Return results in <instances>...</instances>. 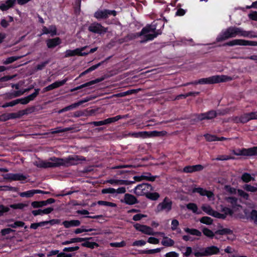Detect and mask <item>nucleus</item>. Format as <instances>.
<instances>
[{
	"label": "nucleus",
	"instance_id": "1",
	"mask_svg": "<svg viewBox=\"0 0 257 257\" xmlns=\"http://www.w3.org/2000/svg\"><path fill=\"white\" fill-rule=\"evenodd\" d=\"M156 28L155 26L148 25L143 28L141 32L139 33L128 34L124 37V41L128 42L135 39L137 37L142 36L144 37L145 40L141 41V43L149 40H152L161 34V33H159L158 31H156Z\"/></svg>",
	"mask_w": 257,
	"mask_h": 257
},
{
	"label": "nucleus",
	"instance_id": "2",
	"mask_svg": "<svg viewBox=\"0 0 257 257\" xmlns=\"http://www.w3.org/2000/svg\"><path fill=\"white\" fill-rule=\"evenodd\" d=\"M249 34V32L243 31L237 27H230L228 28L222 35L217 38L216 41L221 42L229 38L235 37L236 35L248 37Z\"/></svg>",
	"mask_w": 257,
	"mask_h": 257
},
{
	"label": "nucleus",
	"instance_id": "3",
	"mask_svg": "<svg viewBox=\"0 0 257 257\" xmlns=\"http://www.w3.org/2000/svg\"><path fill=\"white\" fill-rule=\"evenodd\" d=\"M57 161V167L60 166L69 167L72 165H76L78 164V161H85V157L79 156H74L73 157H69L67 158L63 159L57 158L55 159Z\"/></svg>",
	"mask_w": 257,
	"mask_h": 257
},
{
	"label": "nucleus",
	"instance_id": "4",
	"mask_svg": "<svg viewBox=\"0 0 257 257\" xmlns=\"http://www.w3.org/2000/svg\"><path fill=\"white\" fill-rule=\"evenodd\" d=\"M227 80H231L229 77H226L224 76H213L210 77L206 78H202L199 80L198 81L194 82L188 83L186 85L189 84H214L220 82H224ZM184 85H186L184 84Z\"/></svg>",
	"mask_w": 257,
	"mask_h": 257
},
{
	"label": "nucleus",
	"instance_id": "5",
	"mask_svg": "<svg viewBox=\"0 0 257 257\" xmlns=\"http://www.w3.org/2000/svg\"><path fill=\"white\" fill-rule=\"evenodd\" d=\"M153 190V187L149 184L143 183L138 185L135 189V193L139 196L147 195L149 192Z\"/></svg>",
	"mask_w": 257,
	"mask_h": 257
},
{
	"label": "nucleus",
	"instance_id": "6",
	"mask_svg": "<svg viewBox=\"0 0 257 257\" xmlns=\"http://www.w3.org/2000/svg\"><path fill=\"white\" fill-rule=\"evenodd\" d=\"M57 159L56 157L51 158L50 160L51 162H46L43 160H39L34 162V165L39 168H47L57 167Z\"/></svg>",
	"mask_w": 257,
	"mask_h": 257
},
{
	"label": "nucleus",
	"instance_id": "7",
	"mask_svg": "<svg viewBox=\"0 0 257 257\" xmlns=\"http://www.w3.org/2000/svg\"><path fill=\"white\" fill-rule=\"evenodd\" d=\"M232 153L236 156H252L257 155V147L242 149L238 150L237 152L233 150Z\"/></svg>",
	"mask_w": 257,
	"mask_h": 257
},
{
	"label": "nucleus",
	"instance_id": "8",
	"mask_svg": "<svg viewBox=\"0 0 257 257\" xmlns=\"http://www.w3.org/2000/svg\"><path fill=\"white\" fill-rule=\"evenodd\" d=\"M135 228L142 232L145 233L148 235H155L156 234H160L161 235H164V233L163 232H154L153 230V229L148 226L141 225L140 224H136L134 225Z\"/></svg>",
	"mask_w": 257,
	"mask_h": 257
},
{
	"label": "nucleus",
	"instance_id": "9",
	"mask_svg": "<svg viewBox=\"0 0 257 257\" xmlns=\"http://www.w3.org/2000/svg\"><path fill=\"white\" fill-rule=\"evenodd\" d=\"M172 202L169 198L166 197L164 200L158 204L157 207L158 212L163 210H166L167 212L169 211L172 209Z\"/></svg>",
	"mask_w": 257,
	"mask_h": 257
},
{
	"label": "nucleus",
	"instance_id": "10",
	"mask_svg": "<svg viewBox=\"0 0 257 257\" xmlns=\"http://www.w3.org/2000/svg\"><path fill=\"white\" fill-rule=\"evenodd\" d=\"M116 14V11H110L108 10H98L94 14V17L96 19H106L108 17V15H113L115 16Z\"/></svg>",
	"mask_w": 257,
	"mask_h": 257
},
{
	"label": "nucleus",
	"instance_id": "11",
	"mask_svg": "<svg viewBox=\"0 0 257 257\" xmlns=\"http://www.w3.org/2000/svg\"><path fill=\"white\" fill-rule=\"evenodd\" d=\"M217 113L215 110H210L206 113H200L196 115L197 118L199 121L204 119L211 120L216 117Z\"/></svg>",
	"mask_w": 257,
	"mask_h": 257
},
{
	"label": "nucleus",
	"instance_id": "12",
	"mask_svg": "<svg viewBox=\"0 0 257 257\" xmlns=\"http://www.w3.org/2000/svg\"><path fill=\"white\" fill-rule=\"evenodd\" d=\"M88 30L92 33L101 34L106 32L107 29L99 23H93L88 27Z\"/></svg>",
	"mask_w": 257,
	"mask_h": 257
},
{
	"label": "nucleus",
	"instance_id": "13",
	"mask_svg": "<svg viewBox=\"0 0 257 257\" xmlns=\"http://www.w3.org/2000/svg\"><path fill=\"white\" fill-rule=\"evenodd\" d=\"M204 169V167L200 164L187 166L183 168V172L186 173H191L195 172L200 171Z\"/></svg>",
	"mask_w": 257,
	"mask_h": 257
},
{
	"label": "nucleus",
	"instance_id": "14",
	"mask_svg": "<svg viewBox=\"0 0 257 257\" xmlns=\"http://www.w3.org/2000/svg\"><path fill=\"white\" fill-rule=\"evenodd\" d=\"M205 256H210L214 254H218L219 251V248L216 246H210L205 248H203Z\"/></svg>",
	"mask_w": 257,
	"mask_h": 257
},
{
	"label": "nucleus",
	"instance_id": "15",
	"mask_svg": "<svg viewBox=\"0 0 257 257\" xmlns=\"http://www.w3.org/2000/svg\"><path fill=\"white\" fill-rule=\"evenodd\" d=\"M193 193L197 192L201 196H206L208 198L213 197L214 194L211 191H207L202 188H195L193 189Z\"/></svg>",
	"mask_w": 257,
	"mask_h": 257
},
{
	"label": "nucleus",
	"instance_id": "16",
	"mask_svg": "<svg viewBox=\"0 0 257 257\" xmlns=\"http://www.w3.org/2000/svg\"><path fill=\"white\" fill-rule=\"evenodd\" d=\"M104 78H97L95 80H92V81H90L88 82H87L85 84H83L82 85H81L75 88H73V89H72L71 90V92H73L74 91H75V90H78L79 89H81V88H83L84 87H88V86H90L92 85H93L95 83H98L99 82H101V81L103 80Z\"/></svg>",
	"mask_w": 257,
	"mask_h": 257
},
{
	"label": "nucleus",
	"instance_id": "17",
	"mask_svg": "<svg viewBox=\"0 0 257 257\" xmlns=\"http://www.w3.org/2000/svg\"><path fill=\"white\" fill-rule=\"evenodd\" d=\"M61 43L60 39L56 37L53 39H48L46 41L47 46L49 48H53Z\"/></svg>",
	"mask_w": 257,
	"mask_h": 257
},
{
	"label": "nucleus",
	"instance_id": "18",
	"mask_svg": "<svg viewBox=\"0 0 257 257\" xmlns=\"http://www.w3.org/2000/svg\"><path fill=\"white\" fill-rule=\"evenodd\" d=\"M68 79L65 78L64 80L61 81H57L53 84L49 85V86H47L45 88V90L46 91L51 90L53 89L58 88L63 85H64L66 82L67 81Z\"/></svg>",
	"mask_w": 257,
	"mask_h": 257
},
{
	"label": "nucleus",
	"instance_id": "19",
	"mask_svg": "<svg viewBox=\"0 0 257 257\" xmlns=\"http://www.w3.org/2000/svg\"><path fill=\"white\" fill-rule=\"evenodd\" d=\"M39 89H35V92L29 95V96L22 98L21 104H26L29 102L30 101L34 100V99L38 95L39 92Z\"/></svg>",
	"mask_w": 257,
	"mask_h": 257
},
{
	"label": "nucleus",
	"instance_id": "20",
	"mask_svg": "<svg viewBox=\"0 0 257 257\" xmlns=\"http://www.w3.org/2000/svg\"><path fill=\"white\" fill-rule=\"evenodd\" d=\"M89 100V99H85V100H80L76 103H73L71 105H70L68 106H66V107L63 108V109L60 110L58 111V112L60 113L63 112L64 111H67L70 109L75 108V107L79 106L80 105L82 104V103L87 102Z\"/></svg>",
	"mask_w": 257,
	"mask_h": 257
},
{
	"label": "nucleus",
	"instance_id": "21",
	"mask_svg": "<svg viewBox=\"0 0 257 257\" xmlns=\"http://www.w3.org/2000/svg\"><path fill=\"white\" fill-rule=\"evenodd\" d=\"M124 202L128 205H133L138 203L136 197L130 194H125L124 195Z\"/></svg>",
	"mask_w": 257,
	"mask_h": 257
},
{
	"label": "nucleus",
	"instance_id": "22",
	"mask_svg": "<svg viewBox=\"0 0 257 257\" xmlns=\"http://www.w3.org/2000/svg\"><path fill=\"white\" fill-rule=\"evenodd\" d=\"M54 210L52 207H49L44 209H38L36 210L32 211V214L34 216H37L38 215H41L42 214H48L50 213Z\"/></svg>",
	"mask_w": 257,
	"mask_h": 257
},
{
	"label": "nucleus",
	"instance_id": "23",
	"mask_svg": "<svg viewBox=\"0 0 257 257\" xmlns=\"http://www.w3.org/2000/svg\"><path fill=\"white\" fill-rule=\"evenodd\" d=\"M91 238H92L91 237H89V238H80V237L73 238L70 239V240H67V241L62 242L61 244L62 245H67V244H71V243H72L78 242H82V241H86V240L90 239Z\"/></svg>",
	"mask_w": 257,
	"mask_h": 257
},
{
	"label": "nucleus",
	"instance_id": "24",
	"mask_svg": "<svg viewBox=\"0 0 257 257\" xmlns=\"http://www.w3.org/2000/svg\"><path fill=\"white\" fill-rule=\"evenodd\" d=\"M8 176L7 178L11 180H25L26 177L21 174H11L7 175Z\"/></svg>",
	"mask_w": 257,
	"mask_h": 257
},
{
	"label": "nucleus",
	"instance_id": "25",
	"mask_svg": "<svg viewBox=\"0 0 257 257\" xmlns=\"http://www.w3.org/2000/svg\"><path fill=\"white\" fill-rule=\"evenodd\" d=\"M31 108H28L25 110H22L17 113H10L9 114V119L11 118H20L24 114H27V110H30Z\"/></svg>",
	"mask_w": 257,
	"mask_h": 257
},
{
	"label": "nucleus",
	"instance_id": "26",
	"mask_svg": "<svg viewBox=\"0 0 257 257\" xmlns=\"http://www.w3.org/2000/svg\"><path fill=\"white\" fill-rule=\"evenodd\" d=\"M16 2V0H7L5 4H3L0 6V9L2 11H6L12 7Z\"/></svg>",
	"mask_w": 257,
	"mask_h": 257
},
{
	"label": "nucleus",
	"instance_id": "27",
	"mask_svg": "<svg viewBox=\"0 0 257 257\" xmlns=\"http://www.w3.org/2000/svg\"><path fill=\"white\" fill-rule=\"evenodd\" d=\"M109 58L110 57H108V58H106L104 61H102V62H101L96 64V65H93L91 67H89L88 69H87V70H86L84 72H82L80 74L79 77H80L85 75L86 74H87L88 72H90L95 70V69L98 68L99 66H100L101 64H102L104 62H105L107 60H108L109 59Z\"/></svg>",
	"mask_w": 257,
	"mask_h": 257
},
{
	"label": "nucleus",
	"instance_id": "28",
	"mask_svg": "<svg viewBox=\"0 0 257 257\" xmlns=\"http://www.w3.org/2000/svg\"><path fill=\"white\" fill-rule=\"evenodd\" d=\"M63 224L66 228H69L71 226H78L80 224V222L78 220H72L70 221H64Z\"/></svg>",
	"mask_w": 257,
	"mask_h": 257
},
{
	"label": "nucleus",
	"instance_id": "29",
	"mask_svg": "<svg viewBox=\"0 0 257 257\" xmlns=\"http://www.w3.org/2000/svg\"><path fill=\"white\" fill-rule=\"evenodd\" d=\"M43 34H50L52 36L56 34V28L54 26H51L49 28L44 27L43 28Z\"/></svg>",
	"mask_w": 257,
	"mask_h": 257
},
{
	"label": "nucleus",
	"instance_id": "30",
	"mask_svg": "<svg viewBox=\"0 0 257 257\" xmlns=\"http://www.w3.org/2000/svg\"><path fill=\"white\" fill-rule=\"evenodd\" d=\"M36 192H41L40 190H32L26 192H24L20 193V195L22 197L30 198L32 197Z\"/></svg>",
	"mask_w": 257,
	"mask_h": 257
},
{
	"label": "nucleus",
	"instance_id": "31",
	"mask_svg": "<svg viewBox=\"0 0 257 257\" xmlns=\"http://www.w3.org/2000/svg\"><path fill=\"white\" fill-rule=\"evenodd\" d=\"M247 219L252 221L254 224H257V211L256 210H252L249 213Z\"/></svg>",
	"mask_w": 257,
	"mask_h": 257
},
{
	"label": "nucleus",
	"instance_id": "32",
	"mask_svg": "<svg viewBox=\"0 0 257 257\" xmlns=\"http://www.w3.org/2000/svg\"><path fill=\"white\" fill-rule=\"evenodd\" d=\"M161 243L165 246H172L174 244L175 242L173 239L168 238L167 236H164L163 239L161 241Z\"/></svg>",
	"mask_w": 257,
	"mask_h": 257
},
{
	"label": "nucleus",
	"instance_id": "33",
	"mask_svg": "<svg viewBox=\"0 0 257 257\" xmlns=\"http://www.w3.org/2000/svg\"><path fill=\"white\" fill-rule=\"evenodd\" d=\"M184 231L191 235L200 236L202 235V233L199 230L194 228H185Z\"/></svg>",
	"mask_w": 257,
	"mask_h": 257
},
{
	"label": "nucleus",
	"instance_id": "34",
	"mask_svg": "<svg viewBox=\"0 0 257 257\" xmlns=\"http://www.w3.org/2000/svg\"><path fill=\"white\" fill-rule=\"evenodd\" d=\"M87 46H84L83 47L80 48H77L74 50V55H78L80 56H86L88 54V52H82L83 50H84L86 48H87Z\"/></svg>",
	"mask_w": 257,
	"mask_h": 257
},
{
	"label": "nucleus",
	"instance_id": "35",
	"mask_svg": "<svg viewBox=\"0 0 257 257\" xmlns=\"http://www.w3.org/2000/svg\"><path fill=\"white\" fill-rule=\"evenodd\" d=\"M201 208L203 211L210 215L213 216L215 211L213 210L210 206L208 205H203L202 206Z\"/></svg>",
	"mask_w": 257,
	"mask_h": 257
},
{
	"label": "nucleus",
	"instance_id": "36",
	"mask_svg": "<svg viewBox=\"0 0 257 257\" xmlns=\"http://www.w3.org/2000/svg\"><path fill=\"white\" fill-rule=\"evenodd\" d=\"M242 40L236 39L233 40L223 44V46H234V45H242Z\"/></svg>",
	"mask_w": 257,
	"mask_h": 257
},
{
	"label": "nucleus",
	"instance_id": "37",
	"mask_svg": "<svg viewBox=\"0 0 257 257\" xmlns=\"http://www.w3.org/2000/svg\"><path fill=\"white\" fill-rule=\"evenodd\" d=\"M225 200L227 203L230 204V205L232 207H235L236 206H237V199L235 197H225Z\"/></svg>",
	"mask_w": 257,
	"mask_h": 257
},
{
	"label": "nucleus",
	"instance_id": "38",
	"mask_svg": "<svg viewBox=\"0 0 257 257\" xmlns=\"http://www.w3.org/2000/svg\"><path fill=\"white\" fill-rule=\"evenodd\" d=\"M232 231L229 228H223L215 231L216 234L224 235L232 234Z\"/></svg>",
	"mask_w": 257,
	"mask_h": 257
},
{
	"label": "nucleus",
	"instance_id": "39",
	"mask_svg": "<svg viewBox=\"0 0 257 257\" xmlns=\"http://www.w3.org/2000/svg\"><path fill=\"white\" fill-rule=\"evenodd\" d=\"M157 177V176H151L150 173H146L145 175L141 176V178L143 179L150 181H154Z\"/></svg>",
	"mask_w": 257,
	"mask_h": 257
},
{
	"label": "nucleus",
	"instance_id": "40",
	"mask_svg": "<svg viewBox=\"0 0 257 257\" xmlns=\"http://www.w3.org/2000/svg\"><path fill=\"white\" fill-rule=\"evenodd\" d=\"M202 232L204 234V235H205V236H206L208 237L211 238L214 237L215 234H216L215 233V232L214 233L211 230H210L208 228H206V227L203 228Z\"/></svg>",
	"mask_w": 257,
	"mask_h": 257
},
{
	"label": "nucleus",
	"instance_id": "41",
	"mask_svg": "<svg viewBox=\"0 0 257 257\" xmlns=\"http://www.w3.org/2000/svg\"><path fill=\"white\" fill-rule=\"evenodd\" d=\"M241 179L244 182H249L251 180H254V178L252 177L251 175L247 173H244L241 176Z\"/></svg>",
	"mask_w": 257,
	"mask_h": 257
},
{
	"label": "nucleus",
	"instance_id": "42",
	"mask_svg": "<svg viewBox=\"0 0 257 257\" xmlns=\"http://www.w3.org/2000/svg\"><path fill=\"white\" fill-rule=\"evenodd\" d=\"M200 221L202 223L210 225L212 223L213 220L209 217L204 216L200 219Z\"/></svg>",
	"mask_w": 257,
	"mask_h": 257
},
{
	"label": "nucleus",
	"instance_id": "43",
	"mask_svg": "<svg viewBox=\"0 0 257 257\" xmlns=\"http://www.w3.org/2000/svg\"><path fill=\"white\" fill-rule=\"evenodd\" d=\"M23 56H19V57L13 56V57H9L3 62V63L5 65H7V64L12 63L13 62L18 60L19 59L21 58Z\"/></svg>",
	"mask_w": 257,
	"mask_h": 257
},
{
	"label": "nucleus",
	"instance_id": "44",
	"mask_svg": "<svg viewBox=\"0 0 257 257\" xmlns=\"http://www.w3.org/2000/svg\"><path fill=\"white\" fill-rule=\"evenodd\" d=\"M146 196L151 200H156L159 198L160 195L159 194V193L157 192L150 193L149 192V193L147 194Z\"/></svg>",
	"mask_w": 257,
	"mask_h": 257
},
{
	"label": "nucleus",
	"instance_id": "45",
	"mask_svg": "<svg viewBox=\"0 0 257 257\" xmlns=\"http://www.w3.org/2000/svg\"><path fill=\"white\" fill-rule=\"evenodd\" d=\"M83 246L89 247L90 248H93L94 246H98V244L94 242H89L86 241L84 243H82L81 244Z\"/></svg>",
	"mask_w": 257,
	"mask_h": 257
},
{
	"label": "nucleus",
	"instance_id": "46",
	"mask_svg": "<svg viewBox=\"0 0 257 257\" xmlns=\"http://www.w3.org/2000/svg\"><path fill=\"white\" fill-rule=\"evenodd\" d=\"M28 206V204L18 203V204H12L10 206V207H11V208H12L13 209H22L25 207H27Z\"/></svg>",
	"mask_w": 257,
	"mask_h": 257
},
{
	"label": "nucleus",
	"instance_id": "47",
	"mask_svg": "<svg viewBox=\"0 0 257 257\" xmlns=\"http://www.w3.org/2000/svg\"><path fill=\"white\" fill-rule=\"evenodd\" d=\"M25 223L21 221H15L13 224H8V226L12 228H16L17 227H23L25 225Z\"/></svg>",
	"mask_w": 257,
	"mask_h": 257
},
{
	"label": "nucleus",
	"instance_id": "48",
	"mask_svg": "<svg viewBox=\"0 0 257 257\" xmlns=\"http://www.w3.org/2000/svg\"><path fill=\"white\" fill-rule=\"evenodd\" d=\"M31 205L34 208H40L45 206L44 201H33Z\"/></svg>",
	"mask_w": 257,
	"mask_h": 257
},
{
	"label": "nucleus",
	"instance_id": "49",
	"mask_svg": "<svg viewBox=\"0 0 257 257\" xmlns=\"http://www.w3.org/2000/svg\"><path fill=\"white\" fill-rule=\"evenodd\" d=\"M242 123H245L250 120L249 113H245L241 115Z\"/></svg>",
	"mask_w": 257,
	"mask_h": 257
},
{
	"label": "nucleus",
	"instance_id": "50",
	"mask_svg": "<svg viewBox=\"0 0 257 257\" xmlns=\"http://www.w3.org/2000/svg\"><path fill=\"white\" fill-rule=\"evenodd\" d=\"M9 211V207L5 206L2 204L0 205V217L4 216L5 213H7Z\"/></svg>",
	"mask_w": 257,
	"mask_h": 257
},
{
	"label": "nucleus",
	"instance_id": "51",
	"mask_svg": "<svg viewBox=\"0 0 257 257\" xmlns=\"http://www.w3.org/2000/svg\"><path fill=\"white\" fill-rule=\"evenodd\" d=\"M167 134V132L166 131H161V132H157V131H153L150 132V135L152 136V137H155V136H164L166 135Z\"/></svg>",
	"mask_w": 257,
	"mask_h": 257
},
{
	"label": "nucleus",
	"instance_id": "52",
	"mask_svg": "<svg viewBox=\"0 0 257 257\" xmlns=\"http://www.w3.org/2000/svg\"><path fill=\"white\" fill-rule=\"evenodd\" d=\"M187 208L189 210H192L194 213H196L198 210L197 206L196 204L190 203L187 205Z\"/></svg>",
	"mask_w": 257,
	"mask_h": 257
},
{
	"label": "nucleus",
	"instance_id": "53",
	"mask_svg": "<svg viewBox=\"0 0 257 257\" xmlns=\"http://www.w3.org/2000/svg\"><path fill=\"white\" fill-rule=\"evenodd\" d=\"M243 189L245 190L251 192H255L257 191V188L250 185L245 184L243 186Z\"/></svg>",
	"mask_w": 257,
	"mask_h": 257
},
{
	"label": "nucleus",
	"instance_id": "54",
	"mask_svg": "<svg viewBox=\"0 0 257 257\" xmlns=\"http://www.w3.org/2000/svg\"><path fill=\"white\" fill-rule=\"evenodd\" d=\"M204 137L206 139V141L208 142L216 141L217 140V137L214 135L205 134L204 135Z\"/></svg>",
	"mask_w": 257,
	"mask_h": 257
},
{
	"label": "nucleus",
	"instance_id": "55",
	"mask_svg": "<svg viewBox=\"0 0 257 257\" xmlns=\"http://www.w3.org/2000/svg\"><path fill=\"white\" fill-rule=\"evenodd\" d=\"M126 245L125 241H122L120 242H113L110 243V245L112 247H123Z\"/></svg>",
	"mask_w": 257,
	"mask_h": 257
},
{
	"label": "nucleus",
	"instance_id": "56",
	"mask_svg": "<svg viewBox=\"0 0 257 257\" xmlns=\"http://www.w3.org/2000/svg\"><path fill=\"white\" fill-rule=\"evenodd\" d=\"M98 204L101 205H106L111 207H115L116 206L115 203L104 201H98Z\"/></svg>",
	"mask_w": 257,
	"mask_h": 257
},
{
	"label": "nucleus",
	"instance_id": "57",
	"mask_svg": "<svg viewBox=\"0 0 257 257\" xmlns=\"http://www.w3.org/2000/svg\"><path fill=\"white\" fill-rule=\"evenodd\" d=\"M242 46H257V42L242 40Z\"/></svg>",
	"mask_w": 257,
	"mask_h": 257
},
{
	"label": "nucleus",
	"instance_id": "58",
	"mask_svg": "<svg viewBox=\"0 0 257 257\" xmlns=\"http://www.w3.org/2000/svg\"><path fill=\"white\" fill-rule=\"evenodd\" d=\"M24 93V91H17L14 93L9 94V98H12L13 97H18Z\"/></svg>",
	"mask_w": 257,
	"mask_h": 257
},
{
	"label": "nucleus",
	"instance_id": "59",
	"mask_svg": "<svg viewBox=\"0 0 257 257\" xmlns=\"http://www.w3.org/2000/svg\"><path fill=\"white\" fill-rule=\"evenodd\" d=\"M224 190L229 192L230 194H235L236 193V189L234 188L231 187L229 185H225L224 186Z\"/></svg>",
	"mask_w": 257,
	"mask_h": 257
},
{
	"label": "nucleus",
	"instance_id": "60",
	"mask_svg": "<svg viewBox=\"0 0 257 257\" xmlns=\"http://www.w3.org/2000/svg\"><path fill=\"white\" fill-rule=\"evenodd\" d=\"M49 60H47L41 64H38L36 67V70L37 71L42 70L46 66V65L49 63Z\"/></svg>",
	"mask_w": 257,
	"mask_h": 257
},
{
	"label": "nucleus",
	"instance_id": "61",
	"mask_svg": "<svg viewBox=\"0 0 257 257\" xmlns=\"http://www.w3.org/2000/svg\"><path fill=\"white\" fill-rule=\"evenodd\" d=\"M101 192L103 194H105V193L113 194L114 193H116V190L113 188H106V189H102L101 191Z\"/></svg>",
	"mask_w": 257,
	"mask_h": 257
},
{
	"label": "nucleus",
	"instance_id": "62",
	"mask_svg": "<svg viewBox=\"0 0 257 257\" xmlns=\"http://www.w3.org/2000/svg\"><path fill=\"white\" fill-rule=\"evenodd\" d=\"M79 248V247L78 246H76L74 247H65L63 249V251L65 252H72L74 251H76L78 250Z\"/></svg>",
	"mask_w": 257,
	"mask_h": 257
},
{
	"label": "nucleus",
	"instance_id": "63",
	"mask_svg": "<svg viewBox=\"0 0 257 257\" xmlns=\"http://www.w3.org/2000/svg\"><path fill=\"white\" fill-rule=\"evenodd\" d=\"M15 230H13L10 228H7L3 229L1 230V232L3 236H5L7 234L10 233L12 232H14Z\"/></svg>",
	"mask_w": 257,
	"mask_h": 257
},
{
	"label": "nucleus",
	"instance_id": "64",
	"mask_svg": "<svg viewBox=\"0 0 257 257\" xmlns=\"http://www.w3.org/2000/svg\"><path fill=\"white\" fill-rule=\"evenodd\" d=\"M221 211L224 213V214L226 215V216L228 214L232 215L233 213V212L230 208L227 207L223 208L221 210Z\"/></svg>",
	"mask_w": 257,
	"mask_h": 257
}]
</instances>
